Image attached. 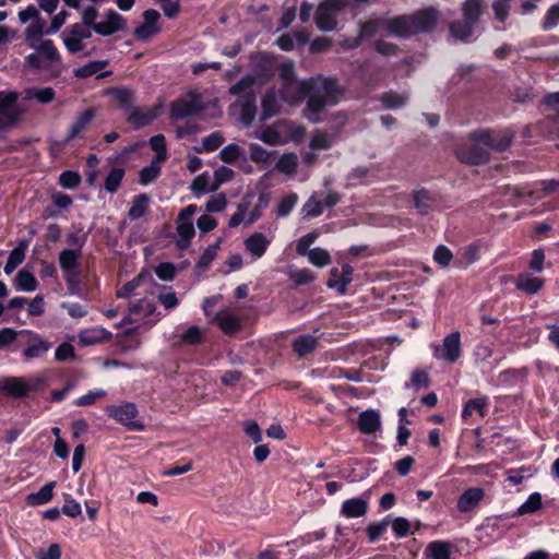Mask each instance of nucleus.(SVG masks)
<instances>
[{
  "label": "nucleus",
  "mask_w": 559,
  "mask_h": 559,
  "mask_svg": "<svg viewBox=\"0 0 559 559\" xmlns=\"http://www.w3.org/2000/svg\"><path fill=\"white\" fill-rule=\"evenodd\" d=\"M391 19L378 17L371 19L360 26L358 38L349 47H357L362 39H367L376 35L381 28L388 29V22Z\"/></svg>",
  "instance_id": "nucleus-21"
},
{
  "label": "nucleus",
  "mask_w": 559,
  "mask_h": 559,
  "mask_svg": "<svg viewBox=\"0 0 559 559\" xmlns=\"http://www.w3.org/2000/svg\"><path fill=\"white\" fill-rule=\"evenodd\" d=\"M224 143V136L219 132H213L205 136L202 141V146L197 148V152H213Z\"/></svg>",
  "instance_id": "nucleus-56"
},
{
  "label": "nucleus",
  "mask_w": 559,
  "mask_h": 559,
  "mask_svg": "<svg viewBox=\"0 0 559 559\" xmlns=\"http://www.w3.org/2000/svg\"><path fill=\"white\" fill-rule=\"evenodd\" d=\"M23 100H35L38 104L47 105L56 98V92L52 87H28L24 90Z\"/></svg>",
  "instance_id": "nucleus-23"
},
{
  "label": "nucleus",
  "mask_w": 559,
  "mask_h": 559,
  "mask_svg": "<svg viewBox=\"0 0 559 559\" xmlns=\"http://www.w3.org/2000/svg\"><path fill=\"white\" fill-rule=\"evenodd\" d=\"M559 25V3L551 5L540 23L543 31L548 32Z\"/></svg>",
  "instance_id": "nucleus-52"
},
{
  "label": "nucleus",
  "mask_w": 559,
  "mask_h": 559,
  "mask_svg": "<svg viewBox=\"0 0 559 559\" xmlns=\"http://www.w3.org/2000/svg\"><path fill=\"white\" fill-rule=\"evenodd\" d=\"M469 139L474 142L481 143L488 148L502 152L511 145L513 140V132L510 130H503L500 132L479 130L473 132Z\"/></svg>",
  "instance_id": "nucleus-7"
},
{
  "label": "nucleus",
  "mask_w": 559,
  "mask_h": 559,
  "mask_svg": "<svg viewBox=\"0 0 559 559\" xmlns=\"http://www.w3.org/2000/svg\"><path fill=\"white\" fill-rule=\"evenodd\" d=\"M150 198L145 193H141L134 197L131 207L129 209L128 216L131 219H139L147 212V205Z\"/></svg>",
  "instance_id": "nucleus-43"
},
{
  "label": "nucleus",
  "mask_w": 559,
  "mask_h": 559,
  "mask_svg": "<svg viewBox=\"0 0 559 559\" xmlns=\"http://www.w3.org/2000/svg\"><path fill=\"white\" fill-rule=\"evenodd\" d=\"M354 269L349 264H343L341 276L335 278H330L326 283L329 288L336 289L341 294H345L348 284L352 282Z\"/></svg>",
  "instance_id": "nucleus-40"
},
{
  "label": "nucleus",
  "mask_w": 559,
  "mask_h": 559,
  "mask_svg": "<svg viewBox=\"0 0 559 559\" xmlns=\"http://www.w3.org/2000/svg\"><path fill=\"white\" fill-rule=\"evenodd\" d=\"M138 408L132 403L114 406L109 409V416L126 426L130 431H143L144 425L134 420Z\"/></svg>",
  "instance_id": "nucleus-9"
},
{
  "label": "nucleus",
  "mask_w": 559,
  "mask_h": 559,
  "mask_svg": "<svg viewBox=\"0 0 559 559\" xmlns=\"http://www.w3.org/2000/svg\"><path fill=\"white\" fill-rule=\"evenodd\" d=\"M433 358L454 364L462 355L461 334L459 331L448 334L442 344H431Z\"/></svg>",
  "instance_id": "nucleus-6"
},
{
  "label": "nucleus",
  "mask_w": 559,
  "mask_h": 559,
  "mask_svg": "<svg viewBox=\"0 0 559 559\" xmlns=\"http://www.w3.org/2000/svg\"><path fill=\"white\" fill-rule=\"evenodd\" d=\"M107 64H108V61H106V60L91 61V62L75 69L74 75L76 78H82V79L88 78V76L96 74L104 68H106Z\"/></svg>",
  "instance_id": "nucleus-47"
},
{
  "label": "nucleus",
  "mask_w": 559,
  "mask_h": 559,
  "mask_svg": "<svg viewBox=\"0 0 559 559\" xmlns=\"http://www.w3.org/2000/svg\"><path fill=\"white\" fill-rule=\"evenodd\" d=\"M513 1L514 0H493L492 1L491 8L493 11V15H495V19L499 23L506 24V22L509 17L511 4ZM506 28H507L506 25H503L502 27H497V29H499V31H504Z\"/></svg>",
  "instance_id": "nucleus-42"
},
{
  "label": "nucleus",
  "mask_w": 559,
  "mask_h": 559,
  "mask_svg": "<svg viewBox=\"0 0 559 559\" xmlns=\"http://www.w3.org/2000/svg\"><path fill=\"white\" fill-rule=\"evenodd\" d=\"M14 286L19 292H34L37 289L38 282L32 272L22 269L14 277Z\"/></svg>",
  "instance_id": "nucleus-34"
},
{
  "label": "nucleus",
  "mask_w": 559,
  "mask_h": 559,
  "mask_svg": "<svg viewBox=\"0 0 559 559\" xmlns=\"http://www.w3.org/2000/svg\"><path fill=\"white\" fill-rule=\"evenodd\" d=\"M475 26L476 25L474 23H469V21L465 19L462 21L456 20L450 24L449 32L455 39L461 41H468L474 34Z\"/></svg>",
  "instance_id": "nucleus-27"
},
{
  "label": "nucleus",
  "mask_w": 559,
  "mask_h": 559,
  "mask_svg": "<svg viewBox=\"0 0 559 559\" xmlns=\"http://www.w3.org/2000/svg\"><path fill=\"white\" fill-rule=\"evenodd\" d=\"M19 98L17 92H0V126L2 128H11L17 123L15 103Z\"/></svg>",
  "instance_id": "nucleus-8"
},
{
  "label": "nucleus",
  "mask_w": 559,
  "mask_h": 559,
  "mask_svg": "<svg viewBox=\"0 0 559 559\" xmlns=\"http://www.w3.org/2000/svg\"><path fill=\"white\" fill-rule=\"evenodd\" d=\"M203 110L204 104L202 96L198 92L191 91L170 104L169 115L171 119L178 120L195 117Z\"/></svg>",
  "instance_id": "nucleus-5"
},
{
  "label": "nucleus",
  "mask_w": 559,
  "mask_h": 559,
  "mask_svg": "<svg viewBox=\"0 0 559 559\" xmlns=\"http://www.w3.org/2000/svg\"><path fill=\"white\" fill-rule=\"evenodd\" d=\"M61 37L68 52L74 55L84 50L85 44L81 39L73 37L72 34H68L66 29L63 31Z\"/></svg>",
  "instance_id": "nucleus-60"
},
{
  "label": "nucleus",
  "mask_w": 559,
  "mask_h": 559,
  "mask_svg": "<svg viewBox=\"0 0 559 559\" xmlns=\"http://www.w3.org/2000/svg\"><path fill=\"white\" fill-rule=\"evenodd\" d=\"M341 10L342 9L334 8L331 0L321 2L314 14L317 26L324 32L333 31L337 24L335 14Z\"/></svg>",
  "instance_id": "nucleus-13"
},
{
  "label": "nucleus",
  "mask_w": 559,
  "mask_h": 559,
  "mask_svg": "<svg viewBox=\"0 0 559 559\" xmlns=\"http://www.w3.org/2000/svg\"><path fill=\"white\" fill-rule=\"evenodd\" d=\"M408 96L395 92L384 93L381 97L383 106L388 109H397L406 105Z\"/></svg>",
  "instance_id": "nucleus-46"
},
{
  "label": "nucleus",
  "mask_w": 559,
  "mask_h": 559,
  "mask_svg": "<svg viewBox=\"0 0 559 559\" xmlns=\"http://www.w3.org/2000/svg\"><path fill=\"white\" fill-rule=\"evenodd\" d=\"M177 234H178L177 246L180 249L188 248L191 242V239L194 236L193 224L179 222L178 226H177Z\"/></svg>",
  "instance_id": "nucleus-44"
},
{
  "label": "nucleus",
  "mask_w": 559,
  "mask_h": 559,
  "mask_svg": "<svg viewBox=\"0 0 559 559\" xmlns=\"http://www.w3.org/2000/svg\"><path fill=\"white\" fill-rule=\"evenodd\" d=\"M215 322L217 323L219 329L227 335L236 334L241 328V322L239 318L228 312L217 313L215 316Z\"/></svg>",
  "instance_id": "nucleus-32"
},
{
  "label": "nucleus",
  "mask_w": 559,
  "mask_h": 559,
  "mask_svg": "<svg viewBox=\"0 0 559 559\" xmlns=\"http://www.w3.org/2000/svg\"><path fill=\"white\" fill-rule=\"evenodd\" d=\"M158 107L142 108L134 105L124 116L128 123L134 129H140L154 121L158 117Z\"/></svg>",
  "instance_id": "nucleus-12"
},
{
  "label": "nucleus",
  "mask_w": 559,
  "mask_h": 559,
  "mask_svg": "<svg viewBox=\"0 0 559 559\" xmlns=\"http://www.w3.org/2000/svg\"><path fill=\"white\" fill-rule=\"evenodd\" d=\"M115 98L123 109L124 115L128 112L129 108L134 106L133 92L128 88H117L114 92Z\"/></svg>",
  "instance_id": "nucleus-57"
},
{
  "label": "nucleus",
  "mask_w": 559,
  "mask_h": 559,
  "mask_svg": "<svg viewBox=\"0 0 559 559\" xmlns=\"http://www.w3.org/2000/svg\"><path fill=\"white\" fill-rule=\"evenodd\" d=\"M484 0H465L462 3V13L465 20L475 25L484 12Z\"/></svg>",
  "instance_id": "nucleus-35"
},
{
  "label": "nucleus",
  "mask_w": 559,
  "mask_h": 559,
  "mask_svg": "<svg viewBox=\"0 0 559 559\" xmlns=\"http://www.w3.org/2000/svg\"><path fill=\"white\" fill-rule=\"evenodd\" d=\"M302 212L306 216L318 217L323 213L322 201L319 200L318 194L310 197L304 204Z\"/></svg>",
  "instance_id": "nucleus-59"
},
{
  "label": "nucleus",
  "mask_w": 559,
  "mask_h": 559,
  "mask_svg": "<svg viewBox=\"0 0 559 559\" xmlns=\"http://www.w3.org/2000/svg\"><path fill=\"white\" fill-rule=\"evenodd\" d=\"M242 154V148L237 144H228L219 152V158L227 163L231 164L236 162Z\"/></svg>",
  "instance_id": "nucleus-61"
},
{
  "label": "nucleus",
  "mask_w": 559,
  "mask_h": 559,
  "mask_svg": "<svg viewBox=\"0 0 559 559\" xmlns=\"http://www.w3.org/2000/svg\"><path fill=\"white\" fill-rule=\"evenodd\" d=\"M369 174V169L364 166H359L354 168L348 175H347V185L348 186H357L361 183H366L367 176Z\"/></svg>",
  "instance_id": "nucleus-63"
},
{
  "label": "nucleus",
  "mask_w": 559,
  "mask_h": 559,
  "mask_svg": "<svg viewBox=\"0 0 559 559\" xmlns=\"http://www.w3.org/2000/svg\"><path fill=\"white\" fill-rule=\"evenodd\" d=\"M255 99L257 98L238 103L241 108L240 118L246 126L250 124L254 120L257 112Z\"/></svg>",
  "instance_id": "nucleus-58"
},
{
  "label": "nucleus",
  "mask_w": 559,
  "mask_h": 559,
  "mask_svg": "<svg viewBox=\"0 0 559 559\" xmlns=\"http://www.w3.org/2000/svg\"><path fill=\"white\" fill-rule=\"evenodd\" d=\"M441 13L435 7L415 11L412 14L399 15L388 22V32L395 37H409L420 33L435 31Z\"/></svg>",
  "instance_id": "nucleus-1"
},
{
  "label": "nucleus",
  "mask_w": 559,
  "mask_h": 559,
  "mask_svg": "<svg viewBox=\"0 0 559 559\" xmlns=\"http://www.w3.org/2000/svg\"><path fill=\"white\" fill-rule=\"evenodd\" d=\"M51 348V344L34 335L32 343L23 350L26 359L39 358Z\"/></svg>",
  "instance_id": "nucleus-38"
},
{
  "label": "nucleus",
  "mask_w": 559,
  "mask_h": 559,
  "mask_svg": "<svg viewBox=\"0 0 559 559\" xmlns=\"http://www.w3.org/2000/svg\"><path fill=\"white\" fill-rule=\"evenodd\" d=\"M227 205V199L223 193L213 195L205 204L206 212H222Z\"/></svg>",
  "instance_id": "nucleus-64"
},
{
  "label": "nucleus",
  "mask_w": 559,
  "mask_h": 559,
  "mask_svg": "<svg viewBox=\"0 0 559 559\" xmlns=\"http://www.w3.org/2000/svg\"><path fill=\"white\" fill-rule=\"evenodd\" d=\"M45 35H48V27L43 17L31 22L24 31V39L29 48L36 47L38 43L45 41L46 39L43 38Z\"/></svg>",
  "instance_id": "nucleus-16"
},
{
  "label": "nucleus",
  "mask_w": 559,
  "mask_h": 559,
  "mask_svg": "<svg viewBox=\"0 0 559 559\" xmlns=\"http://www.w3.org/2000/svg\"><path fill=\"white\" fill-rule=\"evenodd\" d=\"M271 243L265 235L261 233H254L245 240L246 250L254 258L260 259L263 257Z\"/></svg>",
  "instance_id": "nucleus-20"
},
{
  "label": "nucleus",
  "mask_w": 559,
  "mask_h": 559,
  "mask_svg": "<svg viewBox=\"0 0 559 559\" xmlns=\"http://www.w3.org/2000/svg\"><path fill=\"white\" fill-rule=\"evenodd\" d=\"M205 330L197 325L189 326L181 335V342L187 345H197L202 343Z\"/></svg>",
  "instance_id": "nucleus-53"
},
{
  "label": "nucleus",
  "mask_w": 559,
  "mask_h": 559,
  "mask_svg": "<svg viewBox=\"0 0 559 559\" xmlns=\"http://www.w3.org/2000/svg\"><path fill=\"white\" fill-rule=\"evenodd\" d=\"M81 183V176L76 171L66 170L59 176V185L66 189H74Z\"/></svg>",
  "instance_id": "nucleus-62"
},
{
  "label": "nucleus",
  "mask_w": 559,
  "mask_h": 559,
  "mask_svg": "<svg viewBox=\"0 0 559 559\" xmlns=\"http://www.w3.org/2000/svg\"><path fill=\"white\" fill-rule=\"evenodd\" d=\"M307 257L309 262L318 267H324L331 263L330 253L328 252V250L320 247L311 249Z\"/></svg>",
  "instance_id": "nucleus-49"
},
{
  "label": "nucleus",
  "mask_w": 559,
  "mask_h": 559,
  "mask_svg": "<svg viewBox=\"0 0 559 559\" xmlns=\"http://www.w3.org/2000/svg\"><path fill=\"white\" fill-rule=\"evenodd\" d=\"M123 176L124 170L122 168H112L105 179V190L109 193H115L119 189Z\"/></svg>",
  "instance_id": "nucleus-48"
},
{
  "label": "nucleus",
  "mask_w": 559,
  "mask_h": 559,
  "mask_svg": "<svg viewBox=\"0 0 559 559\" xmlns=\"http://www.w3.org/2000/svg\"><path fill=\"white\" fill-rule=\"evenodd\" d=\"M160 174V167L156 163L143 167L140 171L139 182L142 186H147L155 181Z\"/></svg>",
  "instance_id": "nucleus-54"
},
{
  "label": "nucleus",
  "mask_w": 559,
  "mask_h": 559,
  "mask_svg": "<svg viewBox=\"0 0 559 559\" xmlns=\"http://www.w3.org/2000/svg\"><path fill=\"white\" fill-rule=\"evenodd\" d=\"M110 337L111 333L102 326L88 328L79 333V341L85 346L108 341Z\"/></svg>",
  "instance_id": "nucleus-22"
},
{
  "label": "nucleus",
  "mask_w": 559,
  "mask_h": 559,
  "mask_svg": "<svg viewBox=\"0 0 559 559\" xmlns=\"http://www.w3.org/2000/svg\"><path fill=\"white\" fill-rule=\"evenodd\" d=\"M334 142V136L323 131L317 130L310 141V147L313 150H329Z\"/></svg>",
  "instance_id": "nucleus-50"
},
{
  "label": "nucleus",
  "mask_w": 559,
  "mask_h": 559,
  "mask_svg": "<svg viewBox=\"0 0 559 559\" xmlns=\"http://www.w3.org/2000/svg\"><path fill=\"white\" fill-rule=\"evenodd\" d=\"M485 498V490L479 487H472L464 490L456 501V509L461 513H469L478 508Z\"/></svg>",
  "instance_id": "nucleus-14"
},
{
  "label": "nucleus",
  "mask_w": 559,
  "mask_h": 559,
  "mask_svg": "<svg viewBox=\"0 0 559 559\" xmlns=\"http://www.w3.org/2000/svg\"><path fill=\"white\" fill-rule=\"evenodd\" d=\"M542 495L539 492H533L528 496L526 501L519 507L516 514L525 515L535 513L542 508Z\"/></svg>",
  "instance_id": "nucleus-45"
},
{
  "label": "nucleus",
  "mask_w": 559,
  "mask_h": 559,
  "mask_svg": "<svg viewBox=\"0 0 559 559\" xmlns=\"http://www.w3.org/2000/svg\"><path fill=\"white\" fill-rule=\"evenodd\" d=\"M480 143L474 142L468 147L457 151L460 160L471 165H481L489 160L488 147L479 146Z\"/></svg>",
  "instance_id": "nucleus-15"
},
{
  "label": "nucleus",
  "mask_w": 559,
  "mask_h": 559,
  "mask_svg": "<svg viewBox=\"0 0 559 559\" xmlns=\"http://www.w3.org/2000/svg\"><path fill=\"white\" fill-rule=\"evenodd\" d=\"M298 202V195L296 193H289L284 197L277 204L276 215L278 217L288 216Z\"/></svg>",
  "instance_id": "nucleus-55"
},
{
  "label": "nucleus",
  "mask_w": 559,
  "mask_h": 559,
  "mask_svg": "<svg viewBox=\"0 0 559 559\" xmlns=\"http://www.w3.org/2000/svg\"><path fill=\"white\" fill-rule=\"evenodd\" d=\"M276 152L267 151L259 144L251 143L250 144V158L252 162L262 164L265 167H269L275 159Z\"/></svg>",
  "instance_id": "nucleus-37"
},
{
  "label": "nucleus",
  "mask_w": 559,
  "mask_h": 559,
  "mask_svg": "<svg viewBox=\"0 0 559 559\" xmlns=\"http://www.w3.org/2000/svg\"><path fill=\"white\" fill-rule=\"evenodd\" d=\"M229 93L238 97V103L257 98L255 79L252 75L243 76L229 88Z\"/></svg>",
  "instance_id": "nucleus-18"
},
{
  "label": "nucleus",
  "mask_w": 559,
  "mask_h": 559,
  "mask_svg": "<svg viewBox=\"0 0 559 559\" xmlns=\"http://www.w3.org/2000/svg\"><path fill=\"white\" fill-rule=\"evenodd\" d=\"M488 405V397L481 396L468 400L462 409L463 420H468L474 414H478L480 417L486 416V407Z\"/></svg>",
  "instance_id": "nucleus-29"
},
{
  "label": "nucleus",
  "mask_w": 559,
  "mask_h": 559,
  "mask_svg": "<svg viewBox=\"0 0 559 559\" xmlns=\"http://www.w3.org/2000/svg\"><path fill=\"white\" fill-rule=\"evenodd\" d=\"M335 92V84L331 80H324L320 86L308 94V102L305 109V116L312 122L319 121V114L329 104V98L333 96Z\"/></svg>",
  "instance_id": "nucleus-4"
},
{
  "label": "nucleus",
  "mask_w": 559,
  "mask_h": 559,
  "mask_svg": "<svg viewBox=\"0 0 559 559\" xmlns=\"http://www.w3.org/2000/svg\"><path fill=\"white\" fill-rule=\"evenodd\" d=\"M544 284V280L533 276L530 273L520 274L515 282L516 288L527 295L538 293L543 288Z\"/></svg>",
  "instance_id": "nucleus-26"
},
{
  "label": "nucleus",
  "mask_w": 559,
  "mask_h": 559,
  "mask_svg": "<svg viewBox=\"0 0 559 559\" xmlns=\"http://www.w3.org/2000/svg\"><path fill=\"white\" fill-rule=\"evenodd\" d=\"M318 345V337L311 334H304L293 342V349L300 356H306L313 352Z\"/></svg>",
  "instance_id": "nucleus-39"
},
{
  "label": "nucleus",
  "mask_w": 559,
  "mask_h": 559,
  "mask_svg": "<svg viewBox=\"0 0 559 559\" xmlns=\"http://www.w3.org/2000/svg\"><path fill=\"white\" fill-rule=\"evenodd\" d=\"M297 156L293 153L283 154L276 162V169L283 174L290 175L296 171Z\"/></svg>",
  "instance_id": "nucleus-51"
},
{
  "label": "nucleus",
  "mask_w": 559,
  "mask_h": 559,
  "mask_svg": "<svg viewBox=\"0 0 559 559\" xmlns=\"http://www.w3.org/2000/svg\"><path fill=\"white\" fill-rule=\"evenodd\" d=\"M424 556L429 559H450L451 545L444 540L430 542L424 550Z\"/></svg>",
  "instance_id": "nucleus-30"
},
{
  "label": "nucleus",
  "mask_w": 559,
  "mask_h": 559,
  "mask_svg": "<svg viewBox=\"0 0 559 559\" xmlns=\"http://www.w3.org/2000/svg\"><path fill=\"white\" fill-rule=\"evenodd\" d=\"M127 27L126 19L115 10H107L105 20L94 25V32L100 36H111L118 32L124 31Z\"/></svg>",
  "instance_id": "nucleus-10"
},
{
  "label": "nucleus",
  "mask_w": 559,
  "mask_h": 559,
  "mask_svg": "<svg viewBox=\"0 0 559 559\" xmlns=\"http://www.w3.org/2000/svg\"><path fill=\"white\" fill-rule=\"evenodd\" d=\"M80 250L63 249L60 251L58 261L62 273L79 270Z\"/></svg>",
  "instance_id": "nucleus-33"
},
{
  "label": "nucleus",
  "mask_w": 559,
  "mask_h": 559,
  "mask_svg": "<svg viewBox=\"0 0 559 559\" xmlns=\"http://www.w3.org/2000/svg\"><path fill=\"white\" fill-rule=\"evenodd\" d=\"M95 117V110L92 108H87L84 111H82L76 119L71 123L68 134H67V141H71L75 139L81 132H83L88 124L92 122L93 118Z\"/></svg>",
  "instance_id": "nucleus-25"
},
{
  "label": "nucleus",
  "mask_w": 559,
  "mask_h": 559,
  "mask_svg": "<svg viewBox=\"0 0 559 559\" xmlns=\"http://www.w3.org/2000/svg\"><path fill=\"white\" fill-rule=\"evenodd\" d=\"M359 431L365 435H371L381 429L380 413L376 409H367L359 414L357 418Z\"/></svg>",
  "instance_id": "nucleus-17"
},
{
  "label": "nucleus",
  "mask_w": 559,
  "mask_h": 559,
  "mask_svg": "<svg viewBox=\"0 0 559 559\" xmlns=\"http://www.w3.org/2000/svg\"><path fill=\"white\" fill-rule=\"evenodd\" d=\"M0 391L13 397H24L28 394L26 381L19 377H7L0 381Z\"/></svg>",
  "instance_id": "nucleus-24"
},
{
  "label": "nucleus",
  "mask_w": 559,
  "mask_h": 559,
  "mask_svg": "<svg viewBox=\"0 0 559 559\" xmlns=\"http://www.w3.org/2000/svg\"><path fill=\"white\" fill-rule=\"evenodd\" d=\"M159 19L160 14L157 10H145L143 12V23L134 29L133 35L140 40H148L160 32Z\"/></svg>",
  "instance_id": "nucleus-11"
},
{
  "label": "nucleus",
  "mask_w": 559,
  "mask_h": 559,
  "mask_svg": "<svg viewBox=\"0 0 559 559\" xmlns=\"http://www.w3.org/2000/svg\"><path fill=\"white\" fill-rule=\"evenodd\" d=\"M367 512V502L361 498H352L343 502L342 513L346 518H359Z\"/></svg>",
  "instance_id": "nucleus-36"
},
{
  "label": "nucleus",
  "mask_w": 559,
  "mask_h": 559,
  "mask_svg": "<svg viewBox=\"0 0 559 559\" xmlns=\"http://www.w3.org/2000/svg\"><path fill=\"white\" fill-rule=\"evenodd\" d=\"M280 79L282 81V99L292 105L301 103L313 90V82L311 80L300 81L296 78L293 61L281 63Z\"/></svg>",
  "instance_id": "nucleus-2"
},
{
  "label": "nucleus",
  "mask_w": 559,
  "mask_h": 559,
  "mask_svg": "<svg viewBox=\"0 0 559 559\" xmlns=\"http://www.w3.org/2000/svg\"><path fill=\"white\" fill-rule=\"evenodd\" d=\"M414 207L420 215H428L436 209L437 198L426 189H418L413 191Z\"/></svg>",
  "instance_id": "nucleus-19"
},
{
  "label": "nucleus",
  "mask_w": 559,
  "mask_h": 559,
  "mask_svg": "<svg viewBox=\"0 0 559 559\" xmlns=\"http://www.w3.org/2000/svg\"><path fill=\"white\" fill-rule=\"evenodd\" d=\"M35 51L25 57L26 63L39 71H48L58 75L61 71L62 58L51 39L31 47Z\"/></svg>",
  "instance_id": "nucleus-3"
},
{
  "label": "nucleus",
  "mask_w": 559,
  "mask_h": 559,
  "mask_svg": "<svg viewBox=\"0 0 559 559\" xmlns=\"http://www.w3.org/2000/svg\"><path fill=\"white\" fill-rule=\"evenodd\" d=\"M27 248V242H21L16 248H14L7 260L4 265V273L10 275L13 271L24 261L25 258V249Z\"/></svg>",
  "instance_id": "nucleus-41"
},
{
  "label": "nucleus",
  "mask_w": 559,
  "mask_h": 559,
  "mask_svg": "<svg viewBox=\"0 0 559 559\" xmlns=\"http://www.w3.org/2000/svg\"><path fill=\"white\" fill-rule=\"evenodd\" d=\"M280 99L277 97V93L275 88H270L266 91L262 98V120H266L271 117H274L280 112Z\"/></svg>",
  "instance_id": "nucleus-28"
},
{
  "label": "nucleus",
  "mask_w": 559,
  "mask_h": 559,
  "mask_svg": "<svg viewBox=\"0 0 559 559\" xmlns=\"http://www.w3.org/2000/svg\"><path fill=\"white\" fill-rule=\"evenodd\" d=\"M56 487V481H49L44 485L37 492H32L26 497V502L28 506H41L51 501L53 498V488Z\"/></svg>",
  "instance_id": "nucleus-31"
}]
</instances>
